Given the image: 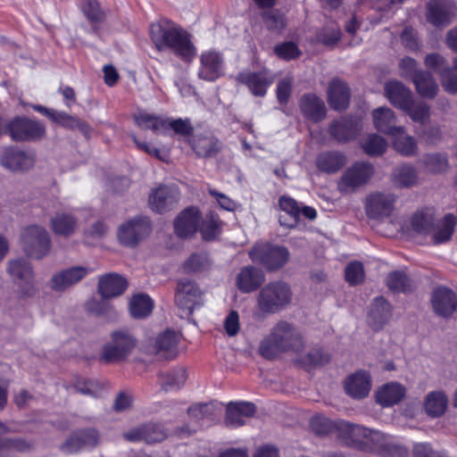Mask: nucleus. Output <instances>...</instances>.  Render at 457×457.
<instances>
[{
    "instance_id": "1",
    "label": "nucleus",
    "mask_w": 457,
    "mask_h": 457,
    "mask_svg": "<svg viewBox=\"0 0 457 457\" xmlns=\"http://www.w3.org/2000/svg\"><path fill=\"white\" fill-rule=\"evenodd\" d=\"M150 37L158 50L171 49L186 61L195 55L188 34L172 21L162 18L153 22L149 29Z\"/></svg>"
},
{
    "instance_id": "2",
    "label": "nucleus",
    "mask_w": 457,
    "mask_h": 457,
    "mask_svg": "<svg viewBox=\"0 0 457 457\" xmlns=\"http://www.w3.org/2000/svg\"><path fill=\"white\" fill-rule=\"evenodd\" d=\"M303 347L299 331L287 321L278 322L260 343L259 353L266 359H273L287 351L298 352Z\"/></svg>"
},
{
    "instance_id": "3",
    "label": "nucleus",
    "mask_w": 457,
    "mask_h": 457,
    "mask_svg": "<svg viewBox=\"0 0 457 457\" xmlns=\"http://www.w3.org/2000/svg\"><path fill=\"white\" fill-rule=\"evenodd\" d=\"M456 219L447 214L436 222L428 213L418 212L411 218V228L419 234L428 236L435 245L448 242L453 234Z\"/></svg>"
},
{
    "instance_id": "4",
    "label": "nucleus",
    "mask_w": 457,
    "mask_h": 457,
    "mask_svg": "<svg viewBox=\"0 0 457 457\" xmlns=\"http://www.w3.org/2000/svg\"><path fill=\"white\" fill-rule=\"evenodd\" d=\"M136 346L135 337L128 330H115L102 348L99 359L104 363L125 360Z\"/></svg>"
},
{
    "instance_id": "5",
    "label": "nucleus",
    "mask_w": 457,
    "mask_h": 457,
    "mask_svg": "<svg viewBox=\"0 0 457 457\" xmlns=\"http://www.w3.org/2000/svg\"><path fill=\"white\" fill-rule=\"evenodd\" d=\"M250 257L253 262H261L269 270H277L286 264L289 253L285 246L261 242L255 244L250 251Z\"/></svg>"
},
{
    "instance_id": "6",
    "label": "nucleus",
    "mask_w": 457,
    "mask_h": 457,
    "mask_svg": "<svg viewBox=\"0 0 457 457\" xmlns=\"http://www.w3.org/2000/svg\"><path fill=\"white\" fill-rule=\"evenodd\" d=\"M289 287H262L258 295V312L254 313L257 320H262L261 312L274 313L289 303Z\"/></svg>"
},
{
    "instance_id": "7",
    "label": "nucleus",
    "mask_w": 457,
    "mask_h": 457,
    "mask_svg": "<svg viewBox=\"0 0 457 457\" xmlns=\"http://www.w3.org/2000/svg\"><path fill=\"white\" fill-rule=\"evenodd\" d=\"M424 63L427 68L433 70L440 76L445 91L449 94H457V58L453 61V66L448 68L446 59L443 55L432 53L425 57Z\"/></svg>"
},
{
    "instance_id": "8",
    "label": "nucleus",
    "mask_w": 457,
    "mask_h": 457,
    "mask_svg": "<svg viewBox=\"0 0 457 457\" xmlns=\"http://www.w3.org/2000/svg\"><path fill=\"white\" fill-rule=\"evenodd\" d=\"M21 245L27 254L40 259L50 249L49 235L46 228L41 226H29L22 232Z\"/></svg>"
},
{
    "instance_id": "9",
    "label": "nucleus",
    "mask_w": 457,
    "mask_h": 457,
    "mask_svg": "<svg viewBox=\"0 0 457 457\" xmlns=\"http://www.w3.org/2000/svg\"><path fill=\"white\" fill-rule=\"evenodd\" d=\"M150 222L145 217H136L121 223L117 237L123 245L133 246L150 233Z\"/></svg>"
},
{
    "instance_id": "10",
    "label": "nucleus",
    "mask_w": 457,
    "mask_h": 457,
    "mask_svg": "<svg viewBox=\"0 0 457 457\" xmlns=\"http://www.w3.org/2000/svg\"><path fill=\"white\" fill-rule=\"evenodd\" d=\"M220 412V408L213 403H195L187 410L188 417L194 422V426H185L180 428L179 435L189 436L195 433L198 428L209 425Z\"/></svg>"
},
{
    "instance_id": "11",
    "label": "nucleus",
    "mask_w": 457,
    "mask_h": 457,
    "mask_svg": "<svg viewBox=\"0 0 457 457\" xmlns=\"http://www.w3.org/2000/svg\"><path fill=\"white\" fill-rule=\"evenodd\" d=\"M374 169L369 162H356L347 169L338 182V189L343 193L353 192L364 185L373 175Z\"/></svg>"
},
{
    "instance_id": "12",
    "label": "nucleus",
    "mask_w": 457,
    "mask_h": 457,
    "mask_svg": "<svg viewBox=\"0 0 457 457\" xmlns=\"http://www.w3.org/2000/svg\"><path fill=\"white\" fill-rule=\"evenodd\" d=\"M7 132L14 141H29L43 137L46 129L37 121L17 117L8 123Z\"/></svg>"
},
{
    "instance_id": "13",
    "label": "nucleus",
    "mask_w": 457,
    "mask_h": 457,
    "mask_svg": "<svg viewBox=\"0 0 457 457\" xmlns=\"http://www.w3.org/2000/svg\"><path fill=\"white\" fill-rule=\"evenodd\" d=\"M99 443L98 430L95 428H87L73 431L63 442L61 449L65 453H76L85 448H95Z\"/></svg>"
},
{
    "instance_id": "14",
    "label": "nucleus",
    "mask_w": 457,
    "mask_h": 457,
    "mask_svg": "<svg viewBox=\"0 0 457 457\" xmlns=\"http://www.w3.org/2000/svg\"><path fill=\"white\" fill-rule=\"evenodd\" d=\"M225 61L215 50L204 51L200 55L198 77L206 81H214L225 74Z\"/></svg>"
},
{
    "instance_id": "15",
    "label": "nucleus",
    "mask_w": 457,
    "mask_h": 457,
    "mask_svg": "<svg viewBox=\"0 0 457 457\" xmlns=\"http://www.w3.org/2000/svg\"><path fill=\"white\" fill-rule=\"evenodd\" d=\"M454 16L453 0H430L427 4L426 19L435 27L448 25Z\"/></svg>"
},
{
    "instance_id": "16",
    "label": "nucleus",
    "mask_w": 457,
    "mask_h": 457,
    "mask_svg": "<svg viewBox=\"0 0 457 457\" xmlns=\"http://www.w3.org/2000/svg\"><path fill=\"white\" fill-rule=\"evenodd\" d=\"M1 164L12 171H24L31 169L35 164V155L31 152L8 147L2 151Z\"/></svg>"
},
{
    "instance_id": "17",
    "label": "nucleus",
    "mask_w": 457,
    "mask_h": 457,
    "mask_svg": "<svg viewBox=\"0 0 457 457\" xmlns=\"http://www.w3.org/2000/svg\"><path fill=\"white\" fill-rule=\"evenodd\" d=\"M237 80L246 86L254 96H264L268 87L273 82V78L266 70L261 71H247L240 72Z\"/></svg>"
},
{
    "instance_id": "18",
    "label": "nucleus",
    "mask_w": 457,
    "mask_h": 457,
    "mask_svg": "<svg viewBox=\"0 0 457 457\" xmlns=\"http://www.w3.org/2000/svg\"><path fill=\"white\" fill-rule=\"evenodd\" d=\"M167 433L160 425L154 423L144 424L132 428L123 434V437L129 442L144 441L147 444L159 443L164 440Z\"/></svg>"
},
{
    "instance_id": "19",
    "label": "nucleus",
    "mask_w": 457,
    "mask_h": 457,
    "mask_svg": "<svg viewBox=\"0 0 457 457\" xmlns=\"http://www.w3.org/2000/svg\"><path fill=\"white\" fill-rule=\"evenodd\" d=\"M433 311L441 317H450L457 308V295L449 287H436L431 295Z\"/></svg>"
},
{
    "instance_id": "20",
    "label": "nucleus",
    "mask_w": 457,
    "mask_h": 457,
    "mask_svg": "<svg viewBox=\"0 0 457 457\" xmlns=\"http://www.w3.org/2000/svg\"><path fill=\"white\" fill-rule=\"evenodd\" d=\"M392 318V306L383 297H376L368 310V323L374 330L382 329Z\"/></svg>"
},
{
    "instance_id": "21",
    "label": "nucleus",
    "mask_w": 457,
    "mask_h": 457,
    "mask_svg": "<svg viewBox=\"0 0 457 457\" xmlns=\"http://www.w3.org/2000/svg\"><path fill=\"white\" fill-rule=\"evenodd\" d=\"M179 198V191L174 187L161 186L152 190L148 204L152 211L162 212L171 208Z\"/></svg>"
},
{
    "instance_id": "22",
    "label": "nucleus",
    "mask_w": 457,
    "mask_h": 457,
    "mask_svg": "<svg viewBox=\"0 0 457 457\" xmlns=\"http://www.w3.org/2000/svg\"><path fill=\"white\" fill-rule=\"evenodd\" d=\"M395 197L391 194L376 193L366 200L367 214L374 219L387 217L394 209Z\"/></svg>"
},
{
    "instance_id": "23",
    "label": "nucleus",
    "mask_w": 457,
    "mask_h": 457,
    "mask_svg": "<svg viewBox=\"0 0 457 457\" xmlns=\"http://www.w3.org/2000/svg\"><path fill=\"white\" fill-rule=\"evenodd\" d=\"M200 212L195 207L185 209L179 213L174 222L175 233L179 237H187L200 228Z\"/></svg>"
},
{
    "instance_id": "24",
    "label": "nucleus",
    "mask_w": 457,
    "mask_h": 457,
    "mask_svg": "<svg viewBox=\"0 0 457 457\" xmlns=\"http://www.w3.org/2000/svg\"><path fill=\"white\" fill-rule=\"evenodd\" d=\"M373 126L378 131L390 135L403 133V126H395L396 116L388 107H378L372 111Z\"/></svg>"
},
{
    "instance_id": "25",
    "label": "nucleus",
    "mask_w": 457,
    "mask_h": 457,
    "mask_svg": "<svg viewBox=\"0 0 457 457\" xmlns=\"http://www.w3.org/2000/svg\"><path fill=\"white\" fill-rule=\"evenodd\" d=\"M371 389L370 375L365 370H358L346 378L345 390L348 395L355 399L366 397Z\"/></svg>"
},
{
    "instance_id": "26",
    "label": "nucleus",
    "mask_w": 457,
    "mask_h": 457,
    "mask_svg": "<svg viewBox=\"0 0 457 457\" xmlns=\"http://www.w3.org/2000/svg\"><path fill=\"white\" fill-rule=\"evenodd\" d=\"M203 295L200 287H178L175 302L186 315H190L195 309L204 304Z\"/></svg>"
},
{
    "instance_id": "27",
    "label": "nucleus",
    "mask_w": 457,
    "mask_h": 457,
    "mask_svg": "<svg viewBox=\"0 0 457 457\" xmlns=\"http://www.w3.org/2000/svg\"><path fill=\"white\" fill-rule=\"evenodd\" d=\"M256 411L255 405L250 402L229 403L226 410L227 426L237 428L245 424V418H251Z\"/></svg>"
},
{
    "instance_id": "28",
    "label": "nucleus",
    "mask_w": 457,
    "mask_h": 457,
    "mask_svg": "<svg viewBox=\"0 0 457 457\" xmlns=\"http://www.w3.org/2000/svg\"><path fill=\"white\" fill-rule=\"evenodd\" d=\"M385 94L388 101L403 111L412 104V93L403 83L392 80L385 85Z\"/></svg>"
},
{
    "instance_id": "29",
    "label": "nucleus",
    "mask_w": 457,
    "mask_h": 457,
    "mask_svg": "<svg viewBox=\"0 0 457 457\" xmlns=\"http://www.w3.org/2000/svg\"><path fill=\"white\" fill-rule=\"evenodd\" d=\"M361 129V121L353 118H343L330 127L331 135L339 142L353 139Z\"/></svg>"
},
{
    "instance_id": "30",
    "label": "nucleus",
    "mask_w": 457,
    "mask_h": 457,
    "mask_svg": "<svg viewBox=\"0 0 457 457\" xmlns=\"http://www.w3.org/2000/svg\"><path fill=\"white\" fill-rule=\"evenodd\" d=\"M405 395V387L399 383L392 382L383 385L376 394L377 402L383 407H390L398 403Z\"/></svg>"
},
{
    "instance_id": "31",
    "label": "nucleus",
    "mask_w": 457,
    "mask_h": 457,
    "mask_svg": "<svg viewBox=\"0 0 457 457\" xmlns=\"http://www.w3.org/2000/svg\"><path fill=\"white\" fill-rule=\"evenodd\" d=\"M179 338V335L174 331H164L155 340V353L164 359H173L178 353L177 345Z\"/></svg>"
},
{
    "instance_id": "32",
    "label": "nucleus",
    "mask_w": 457,
    "mask_h": 457,
    "mask_svg": "<svg viewBox=\"0 0 457 457\" xmlns=\"http://www.w3.org/2000/svg\"><path fill=\"white\" fill-rule=\"evenodd\" d=\"M339 436L346 444L364 445L367 441L369 428L354 425L346 421H339L336 424Z\"/></svg>"
},
{
    "instance_id": "33",
    "label": "nucleus",
    "mask_w": 457,
    "mask_h": 457,
    "mask_svg": "<svg viewBox=\"0 0 457 457\" xmlns=\"http://www.w3.org/2000/svg\"><path fill=\"white\" fill-rule=\"evenodd\" d=\"M349 88L343 81L336 79L330 83L328 100L333 109H345L349 104Z\"/></svg>"
},
{
    "instance_id": "34",
    "label": "nucleus",
    "mask_w": 457,
    "mask_h": 457,
    "mask_svg": "<svg viewBox=\"0 0 457 457\" xmlns=\"http://www.w3.org/2000/svg\"><path fill=\"white\" fill-rule=\"evenodd\" d=\"M7 271L12 281L17 284H29L34 276L30 263L25 259L11 260Z\"/></svg>"
},
{
    "instance_id": "35",
    "label": "nucleus",
    "mask_w": 457,
    "mask_h": 457,
    "mask_svg": "<svg viewBox=\"0 0 457 457\" xmlns=\"http://www.w3.org/2000/svg\"><path fill=\"white\" fill-rule=\"evenodd\" d=\"M300 205L294 198L283 195L278 200V206L280 211L288 215V220L284 219L282 215L279 216V224L285 228H295L297 225L300 217Z\"/></svg>"
},
{
    "instance_id": "36",
    "label": "nucleus",
    "mask_w": 457,
    "mask_h": 457,
    "mask_svg": "<svg viewBox=\"0 0 457 457\" xmlns=\"http://www.w3.org/2000/svg\"><path fill=\"white\" fill-rule=\"evenodd\" d=\"M88 274L87 268L73 266L55 273L52 277L53 286H72L78 284Z\"/></svg>"
},
{
    "instance_id": "37",
    "label": "nucleus",
    "mask_w": 457,
    "mask_h": 457,
    "mask_svg": "<svg viewBox=\"0 0 457 457\" xmlns=\"http://www.w3.org/2000/svg\"><path fill=\"white\" fill-rule=\"evenodd\" d=\"M300 107L303 115L309 120H320L325 116L324 103L315 95L303 96L300 101Z\"/></svg>"
},
{
    "instance_id": "38",
    "label": "nucleus",
    "mask_w": 457,
    "mask_h": 457,
    "mask_svg": "<svg viewBox=\"0 0 457 457\" xmlns=\"http://www.w3.org/2000/svg\"><path fill=\"white\" fill-rule=\"evenodd\" d=\"M448 405V398L443 391H433L427 395L424 401L426 413L433 418L442 416Z\"/></svg>"
},
{
    "instance_id": "39",
    "label": "nucleus",
    "mask_w": 457,
    "mask_h": 457,
    "mask_svg": "<svg viewBox=\"0 0 457 457\" xmlns=\"http://www.w3.org/2000/svg\"><path fill=\"white\" fill-rule=\"evenodd\" d=\"M417 92L426 98H434L438 91V85L431 73L424 71H419L413 78Z\"/></svg>"
},
{
    "instance_id": "40",
    "label": "nucleus",
    "mask_w": 457,
    "mask_h": 457,
    "mask_svg": "<svg viewBox=\"0 0 457 457\" xmlns=\"http://www.w3.org/2000/svg\"><path fill=\"white\" fill-rule=\"evenodd\" d=\"M50 223L53 231L60 236L69 237L77 228L76 219L68 212H56Z\"/></svg>"
},
{
    "instance_id": "41",
    "label": "nucleus",
    "mask_w": 457,
    "mask_h": 457,
    "mask_svg": "<svg viewBox=\"0 0 457 457\" xmlns=\"http://www.w3.org/2000/svg\"><path fill=\"white\" fill-rule=\"evenodd\" d=\"M135 121L140 128L152 129L158 133L165 132L168 129V119L145 112H140L136 114Z\"/></svg>"
},
{
    "instance_id": "42",
    "label": "nucleus",
    "mask_w": 457,
    "mask_h": 457,
    "mask_svg": "<svg viewBox=\"0 0 457 457\" xmlns=\"http://www.w3.org/2000/svg\"><path fill=\"white\" fill-rule=\"evenodd\" d=\"M154 301L145 294H137L129 301V311L135 318H145L152 313Z\"/></svg>"
},
{
    "instance_id": "43",
    "label": "nucleus",
    "mask_w": 457,
    "mask_h": 457,
    "mask_svg": "<svg viewBox=\"0 0 457 457\" xmlns=\"http://www.w3.org/2000/svg\"><path fill=\"white\" fill-rule=\"evenodd\" d=\"M393 180L399 187H413L418 183L417 170L410 164L398 166L393 172Z\"/></svg>"
},
{
    "instance_id": "44",
    "label": "nucleus",
    "mask_w": 457,
    "mask_h": 457,
    "mask_svg": "<svg viewBox=\"0 0 457 457\" xmlns=\"http://www.w3.org/2000/svg\"><path fill=\"white\" fill-rule=\"evenodd\" d=\"M346 162L345 156L339 153H324L317 158V167L325 172H335Z\"/></svg>"
},
{
    "instance_id": "45",
    "label": "nucleus",
    "mask_w": 457,
    "mask_h": 457,
    "mask_svg": "<svg viewBox=\"0 0 457 457\" xmlns=\"http://www.w3.org/2000/svg\"><path fill=\"white\" fill-rule=\"evenodd\" d=\"M392 144L395 151L403 155H412L417 152V145L414 138L406 133L403 127V133L399 135H390Z\"/></svg>"
},
{
    "instance_id": "46",
    "label": "nucleus",
    "mask_w": 457,
    "mask_h": 457,
    "mask_svg": "<svg viewBox=\"0 0 457 457\" xmlns=\"http://www.w3.org/2000/svg\"><path fill=\"white\" fill-rule=\"evenodd\" d=\"M192 147L197 155L206 157L215 153L220 144L212 136H195L192 141Z\"/></svg>"
},
{
    "instance_id": "47",
    "label": "nucleus",
    "mask_w": 457,
    "mask_h": 457,
    "mask_svg": "<svg viewBox=\"0 0 457 457\" xmlns=\"http://www.w3.org/2000/svg\"><path fill=\"white\" fill-rule=\"evenodd\" d=\"M187 378V376L185 369H176L162 375V387L165 391L178 390L185 384Z\"/></svg>"
},
{
    "instance_id": "48",
    "label": "nucleus",
    "mask_w": 457,
    "mask_h": 457,
    "mask_svg": "<svg viewBox=\"0 0 457 457\" xmlns=\"http://www.w3.org/2000/svg\"><path fill=\"white\" fill-rule=\"evenodd\" d=\"M263 281L262 270L254 267L242 269L237 277V286H261Z\"/></svg>"
},
{
    "instance_id": "49",
    "label": "nucleus",
    "mask_w": 457,
    "mask_h": 457,
    "mask_svg": "<svg viewBox=\"0 0 457 457\" xmlns=\"http://www.w3.org/2000/svg\"><path fill=\"white\" fill-rule=\"evenodd\" d=\"M222 223L218 216L210 213L202 220L200 231L205 240L214 239L220 234Z\"/></svg>"
},
{
    "instance_id": "50",
    "label": "nucleus",
    "mask_w": 457,
    "mask_h": 457,
    "mask_svg": "<svg viewBox=\"0 0 457 457\" xmlns=\"http://www.w3.org/2000/svg\"><path fill=\"white\" fill-rule=\"evenodd\" d=\"M361 147L369 155H379L386 151L387 142L379 135L370 134L363 140Z\"/></svg>"
},
{
    "instance_id": "51",
    "label": "nucleus",
    "mask_w": 457,
    "mask_h": 457,
    "mask_svg": "<svg viewBox=\"0 0 457 457\" xmlns=\"http://www.w3.org/2000/svg\"><path fill=\"white\" fill-rule=\"evenodd\" d=\"M425 170L431 173L444 172L448 168V162L445 155L440 154H427L422 158Z\"/></svg>"
},
{
    "instance_id": "52",
    "label": "nucleus",
    "mask_w": 457,
    "mask_h": 457,
    "mask_svg": "<svg viewBox=\"0 0 457 457\" xmlns=\"http://www.w3.org/2000/svg\"><path fill=\"white\" fill-rule=\"evenodd\" d=\"M403 111L414 122L420 124L426 123L429 118V107L422 102L416 103L412 100V104H410L408 109H403Z\"/></svg>"
},
{
    "instance_id": "53",
    "label": "nucleus",
    "mask_w": 457,
    "mask_h": 457,
    "mask_svg": "<svg viewBox=\"0 0 457 457\" xmlns=\"http://www.w3.org/2000/svg\"><path fill=\"white\" fill-rule=\"evenodd\" d=\"M403 46L411 52L421 50V44L417 37L416 31L411 28H405L401 34Z\"/></svg>"
},
{
    "instance_id": "54",
    "label": "nucleus",
    "mask_w": 457,
    "mask_h": 457,
    "mask_svg": "<svg viewBox=\"0 0 457 457\" xmlns=\"http://www.w3.org/2000/svg\"><path fill=\"white\" fill-rule=\"evenodd\" d=\"M80 8L85 16L91 21H99L103 19L104 13L96 0H83Z\"/></svg>"
},
{
    "instance_id": "55",
    "label": "nucleus",
    "mask_w": 457,
    "mask_h": 457,
    "mask_svg": "<svg viewBox=\"0 0 457 457\" xmlns=\"http://www.w3.org/2000/svg\"><path fill=\"white\" fill-rule=\"evenodd\" d=\"M345 278L350 284H361L364 279L363 266L359 262L349 263L345 270Z\"/></svg>"
},
{
    "instance_id": "56",
    "label": "nucleus",
    "mask_w": 457,
    "mask_h": 457,
    "mask_svg": "<svg viewBox=\"0 0 457 457\" xmlns=\"http://www.w3.org/2000/svg\"><path fill=\"white\" fill-rule=\"evenodd\" d=\"M310 426L312 430L319 436L328 434L333 428L332 422L322 415L313 416L310 421Z\"/></svg>"
},
{
    "instance_id": "57",
    "label": "nucleus",
    "mask_w": 457,
    "mask_h": 457,
    "mask_svg": "<svg viewBox=\"0 0 457 457\" xmlns=\"http://www.w3.org/2000/svg\"><path fill=\"white\" fill-rule=\"evenodd\" d=\"M29 448V445L21 439L6 438L0 442V457H7L10 450L23 452Z\"/></svg>"
},
{
    "instance_id": "58",
    "label": "nucleus",
    "mask_w": 457,
    "mask_h": 457,
    "mask_svg": "<svg viewBox=\"0 0 457 457\" xmlns=\"http://www.w3.org/2000/svg\"><path fill=\"white\" fill-rule=\"evenodd\" d=\"M276 54L285 60L295 59L299 56L300 51L293 42H286L275 47Z\"/></svg>"
},
{
    "instance_id": "59",
    "label": "nucleus",
    "mask_w": 457,
    "mask_h": 457,
    "mask_svg": "<svg viewBox=\"0 0 457 457\" xmlns=\"http://www.w3.org/2000/svg\"><path fill=\"white\" fill-rule=\"evenodd\" d=\"M210 262L206 254H193L186 262L185 268L188 271H201L209 267Z\"/></svg>"
},
{
    "instance_id": "60",
    "label": "nucleus",
    "mask_w": 457,
    "mask_h": 457,
    "mask_svg": "<svg viewBox=\"0 0 457 457\" xmlns=\"http://www.w3.org/2000/svg\"><path fill=\"white\" fill-rule=\"evenodd\" d=\"M329 355L320 349H312L305 356L304 363L309 366H321L329 361Z\"/></svg>"
},
{
    "instance_id": "61",
    "label": "nucleus",
    "mask_w": 457,
    "mask_h": 457,
    "mask_svg": "<svg viewBox=\"0 0 457 457\" xmlns=\"http://www.w3.org/2000/svg\"><path fill=\"white\" fill-rule=\"evenodd\" d=\"M293 79L287 77L278 81L277 85V98L280 104H286L291 95Z\"/></svg>"
},
{
    "instance_id": "62",
    "label": "nucleus",
    "mask_w": 457,
    "mask_h": 457,
    "mask_svg": "<svg viewBox=\"0 0 457 457\" xmlns=\"http://www.w3.org/2000/svg\"><path fill=\"white\" fill-rule=\"evenodd\" d=\"M417 66L418 63L413 58L409 56L402 58L399 62L401 76L404 78L411 77L413 79L415 75L420 71L417 69Z\"/></svg>"
},
{
    "instance_id": "63",
    "label": "nucleus",
    "mask_w": 457,
    "mask_h": 457,
    "mask_svg": "<svg viewBox=\"0 0 457 457\" xmlns=\"http://www.w3.org/2000/svg\"><path fill=\"white\" fill-rule=\"evenodd\" d=\"M209 194L215 199L221 209L233 212L237 208V203L228 195L215 189H209Z\"/></svg>"
},
{
    "instance_id": "64",
    "label": "nucleus",
    "mask_w": 457,
    "mask_h": 457,
    "mask_svg": "<svg viewBox=\"0 0 457 457\" xmlns=\"http://www.w3.org/2000/svg\"><path fill=\"white\" fill-rule=\"evenodd\" d=\"M414 457H445L444 453L434 451L430 445L426 443L416 444L413 447Z\"/></svg>"
}]
</instances>
